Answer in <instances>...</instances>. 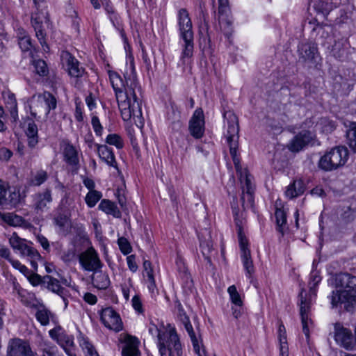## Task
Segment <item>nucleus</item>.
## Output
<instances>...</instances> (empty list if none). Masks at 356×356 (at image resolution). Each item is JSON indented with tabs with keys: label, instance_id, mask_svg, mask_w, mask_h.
<instances>
[{
	"label": "nucleus",
	"instance_id": "f257e3e1",
	"mask_svg": "<svg viewBox=\"0 0 356 356\" xmlns=\"http://www.w3.org/2000/svg\"><path fill=\"white\" fill-rule=\"evenodd\" d=\"M108 76L122 119L124 121L132 119L134 124L141 129L144 125L140 99L141 90L131 87L130 82L126 81L125 84L116 72L108 71Z\"/></svg>",
	"mask_w": 356,
	"mask_h": 356
},
{
	"label": "nucleus",
	"instance_id": "f03ea898",
	"mask_svg": "<svg viewBox=\"0 0 356 356\" xmlns=\"http://www.w3.org/2000/svg\"><path fill=\"white\" fill-rule=\"evenodd\" d=\"M224 116V136L229 146L236 172L239 175L241 184L243 185V207H252L253 204L252 177L246 169H243L237 157L238 140V122L236 115L232 111H226Z\"/></svg>",
	"mask_w": 356,
	"mask_h": 356
},
{
	"label": "nucleus",
	"instance_id": "7ed1b4c3",
	"mask_svg": "<svg viewBox=\"0 0 356 356\" xmlns=\"http://www.w3.org/2000/svg\"><path fill=\"white\" fill-rule=\"evenodd\" d=\"M149 333L156 339L161 356H182V345L175 327L158 318H151Z\"/></svg>",
	"mask_w": 356,
	"mask_h": 356
},
{
	"label": "nucleus",
	"instance_id": "20e7f679",
	"mask_svg": "<svg viewBox=\"0 0 356 356\" xmlns=\"http://www.w3.org/2000/svg\"><path fill=\"white\" fill-rule=\"evenodd\" d=\"M337 289L330 297L333 306L343 305L350 311L356 304V277L348 274H340L336 277Z\"/></svg>",
	"mask_w": 356,
	"mask_h": 356
},
{
	"label": "nucleus",
	"instance_id": "39448f33",
	"mask_svg": "<svg viewBox=\"0 0 356 356\" xmlns=\"http://www.w3.org/2000/svg\"><path fill=\"white\" fill-rule=\"evenodd\" d=\"M321 281V277L318 273L316 271L312 272L310 275L309 282V297H307L306 291H302L300 293V313L302 325V332L306 337L307 342L309 341L310 330L313 328V321L311 318L310 312L311 305L316 298L317 286Z\"/></svg>",
	"mask_w": 356,
	"mask_h": 356
},
{
	"label": "nucleus",
	"instance_id": "423d86ee",
	"mask_svg": "<svg viewBox=\"0 0 356 356\" xmlns=\"http://www.w3.org/2000/svg\"><path fill=\"white\" fill-rule=\"evenodd\" d=\"M177 23L181 46V60L184 63L190 60L193 54V32L188 12L181 8L177 13Z\"/></svg>",
	"mask_w": 356,
	"mask_h": 356
},
{
	"label": "nucleus",
	"instance_id": "0eeeda50",
	"mask_svg": "<svg viewBox=\"0 0 356 356\" xmlns=\"http://www.w3.org/2000/svg\"><path fill=\"white\" fill-rule=\"evenodd\" d=\"M233 213L238 229V238L241 251V258L246 275L250 278L254 272V268L251 259V253L249 249L248 241L241 227L243 218V210H239L232 205Z\"/></svg>",
	"mask_w": 356,
	"mask_h": 356
},
{
	"label": "nucleus",
	"instance_id": "6e6552de",
	"mask_svg": "<svg viewBox=\"0 0 356 356\" xmlns=\"http://www.w3.org/2000/svg\"><path fill=\"white\" fill-rule=\"evenodd\" d=\"M348 159L346 147L338 146L330 149L322 155L318 162V167L325 172H331L343 167Z\"/></svg>",
	"mask_w": 356,
	"mask_h": 356
},
{
	"label": "nucleus",
	"instance_id": "1a4fd4ad",
	"mask_svg": "<svg viewBox=\"0 0 356 356\" xmlns=\"http://www.w3.org/2000/svg\"><path fill=\"white\" fill-rule=\"evenodd\" d=\"M35 5V11L32 15L31 22L34 27L37 37L40 43L45 35V29L49 26L48 12L44 0H33Z\"/></svg>",
	"mask_w": 356,
	"mask_h": 356
},
{
	"label": "nucleus",
	"instance_id": "9d476101",
	"mask_svg": "<svg viewBox=\"0 0 356 356\" xmlns=\"http://www.w3.org/2000/svg\"><path fill=\"white\" fill-rule=\"evenodd\" d=\"M29 106L31 114L36 118L38 114L44 110L45 115H48L51 110L56 107V99L49 92L42 95H35L30 101Z\"/></svg>",
	"mask_w": 356,
	"mask_h": 356
},
{
	"label": "nucleus",
	"instance_id": "9b49d317",
	"mask_svg": "<svg viewBox=\"0 0 356 356\" xmlns=\"http://www.w3.org/2000/svg\"><path fill=\"white\" fill-rule=\"evenodd\" d=\"M309 124H310V122ZM309 127L308 123H305L301 126V131L296 134L287 145L290 151L298 152L314 141L316 135L314 131L306 129V128Z\"/></svg>",
	"mask_w": 356,
	"mask_h": 356
},
{
	"label": "nucleus",
	"instance_id": "f8f14e48",
	"mask_svg": "<svg viewBox=\"0 0 356 356\" xmlns=\"http://www.w3.org/2000/svg\"><path fill=\"white\" fill-rule=\"evenodd\" d=\"M19 191H11L4 181L0 182V209H9L16 207L20 202Z\"/></svg>",
	"mask_w": 356,
	"mask_h": 356
},
{
	"label": "nucleus",
	"instance_id": "ddd939ff",
	"mask_svg": "<svg viewBox=\"0 0 356 356\" xmlns=\"http://www.w3.org/2000/svg\"><path fill=\"white\" fill-rule=\"evenodd\" d=\"M218 1L219 25L224 35L229 38L233 31V20L228 6V0H218Z\"/></svg>",
	"mask_w": 356,
	"mask_h": 356
},
{
	"label": "nucleus",
	"instance_id": "4468645a",
	"mask_svg": "<svg viewBox=\"0 0 356 356\" xmlns=\"http://www.w3.org/2000/svg\"><path fill=\"white\" fill-rule=\"evenodd\" d=\"M124 49L126 51V61L123 74L125 81L127 83L130 82V86L133 88L141 90L140 85L137 79L134 56L129 50V45H125Z\"/></svg>",
	"mask_w": 356,
	"mask_h": 356
},
{
	"label": "nucleus",
	"instance_id": "2eb2a0df",
	"mask_svg": "<svg viewBox=\"0 0 356 356\" xmlns=\"http://www.w3.org/2000/svg\"><path fill=\"white\" fill-rule=\"evenodd\" d=\"M49 333L51 339L55 340L69 356H74L73 353L74 339L72 336L67 334L60 326L49 330Z\"/></svg>",
	"mask_w": 356,
	"mask_h": 356
},
{
	"label": "nucleus",
	"instance_id": "dca6fc26",
	"mask_svg": "<svg viewBox=\"0 0 356 356\" xmlns=\"http://www.w3.org/2000/svg\"><path fill=\"white\" fill-rule=\"evenodd\" d=\"M102 323L108 329L120 332L123 329V324L120 315L112 308L103 309L100 313Z\"/></svg>",
	"mask_w": 356,
	"mask_h": 356
},
{
	"label": "nucleus",
	"instance_id": "f3484780",
	"mask_svg": "<svg viewBox=\"0 0 356 356\" xmlns=\"http://www.w3.org/2000/svg\"><path fill=\"white\" fill-rule=\"evenodd\" d=\"M120 341L122 344V356H141L139 350V339L129 334L120 335Z\"/></svg>",
	"mask_w": 356,
	"mask_h": 356
},
{
	"label": "nucleus",
	"instance_id": "a211bd4d",
	"mask_svg": "<svg viewBox=\"0 0 356 356\" xmlns=\"http://www.w3.org/2000/svg\"><path fill=\"white\" fill-rule=\"evenodd\" d=\"M63 68L70 76L79 77L84 72V70L79 66V61L67 51H63L60 56Z\"/></svg>",
	"mask_w": 356,
	"mask_h": 356
},
{
	"label": "nucleus",
	"instance_id": "6ab92c4d",
	"mask_svg": "<svg viewBox=\"0 0 356 356\" xmlns=\"http://www.w3.org/2000/svg\"><path fill=\"white\" fill-rule=\"evenodd\" d=\"M79 261L86 270L93 271L101 267L100 260L92 248H88L80 254Z\"/></svg>",
	"mask_w": 356,
	"mask_h": 356
},
{
	"label": "nucleus",
	"instance_id": "aec40b11",
	"mask_svg": "<svg viewBox=\"0 0 356 356\" xmlns=\"http://www.w3.org/2000/svg\"><path fill=\"white\" fill-rule=\"evenodd\" d=\"M189 131L195 138H200L204 132V116L201 108H197L190 120Z\"/></svg>",
	"mask_w": 356,
	"mask_h": 356
},
{
	"label": "nucleus",
	"instance_id": "412c9836",
	"mask_svg": "<svg viewBox=\"0 0 356 356\" xmlns=\"http://www.w3.org/2000/svg\"><path fill=\"white\" fill-rule=\"evenodd\" d=\"M334 338L337 343L346 349L352 346V333L350 330L337 323L334 325Z\"/></svg>",
	"mask_w": 356,
	"mask_h": 356
},
{
	"label": "nucleus",
	"instance_id": "4be33fe9",
	"mask_svg": "<svg viewBox=\"0 0 356 356\" xmlns=\"http://www.w3.org/2000/svg\"><path fill=\"white\" fill-rule=\"evenodd\" d=\"M181 321L191 338L195 352L198 355V356H206V353L202 346V341L195 334L188 317L186 315L181 316Z\"/></svg>",
	"mask_w": 356,
	"mask_h": 356
},
{
	"label": "nucleus",
	"instance_id": "5701e85b",
	"mask_svg": "<svg viewBox=\"0 0 356 356\" xmlns=\"http://www.w3.org/2000/svg\"><path fill=\"white\" fill-rule=\"evenodd\" d=\"M143 282L145 284L152 294L156 291L155 281V272L149 261L145 260L143 262Z\"/></svg>",
	"mask_w": 356,
	"mask_h": 356
},
{
	"label": "nucleus",
	"instance_id": "b1692460",
	"mask_svg": "<svg viewBox=\"0 0 356 356\" xmlns=\"http://www.w3.org/2000/svg\"><path fill=\"white\" fill-rule=\"evenodd\" d=\"M300 57L306 62H316L318 58L317 47L314 43H302L299 47Z\"/></svg>",
	"mask_w": 356,
	"mask_h": 356
},
{
	"label": "nucleus",
	"instance_id": "393cba45",
	"mask_svg": "<svg viewBox=\"0 0 356 356\" xmlns=\"http://www.w3.org/2000/svg\"><path fill=\"white\" fill-rule=\"evenodd\" d=\"M3 97L13 121L16 122L18 118V112L15 95L10 91H6L3 93Z\"/></svg>",
	"mask_w": 356,
	"mask_h": 356
},
{
	"label": "nucleus",
	"instance_id": "a878e982",
	"mask_svg": "<svg viewBox=\"0 0 356 356\" xmlns=\"http://www.w3.org/2000/svg\"><path fill=\"white\" fill-rule=\"evenodd\" d=\"M96 150L102 161L110 166L115 165V159L113 152L106 145H95Z\"/></svg>",
	"mask_w": 356,
	"mask_h": 356
},
{
	"label": "nucleus",
	"instance_id": "bb28decb",
	"mask_svg": "<svg viewBox=\"0 0 356 356\" xmlns=\"http://www.w3.org/2000/svg\"><path fill=\"white\" fill-rule=\"evenodd\" d=\"M305 190V186L303 181L297 179L287 186L285 195L290 199L295 198L303 194Z\"/></svg>",
	"mask_w": 356,
	"mask_h": 356
},
{
	"label": "nucleus",
	"instance_id": "cd10ccee",
	"mask_svg": "<svg viewBox=\"0 0 356 356\" xmlns=\"http://www.w3.org/2000/svg\"><path fill=\"white\" fill-rule=\"evenodd\" d=\"M277 338L280 345V356H289V347L286 328L282 323L278 325Z\"/></svg>",
	"mask_w": 356,
	"mask_h": 356
},
{
	"label": "nucleus",
	"instance_id": "c85d7f7f",
	"mask_svg": "<svg viewBox=\"0 0 356 356\" xmlns=\"http://www.w3.org/2000/svg\"><path fill=\"white\" fill-rule=\"evenodd\" d=\"M337 127V122L329 118H321L315 125L314 131L328 134L332 132Z\"/></svg>",
	"mask_w": 356,
	"mask_h": 356
},
{
	"label": "nucleus",
	"instance_id": "c756f323",
	"mask_svg": "<svg viewBox=\"0 0 356 356\" xmlns=\"http://www.w3.org/2000/svg\"><path fill=\"white\" fill-rule=\"evenodd\" d=\"M347 143L350 148L356 152V122L344 123Z\"/></svg>",
	"mask_w": 356,
	"mask_h": 356
},
{
	"label": "nucleus",
	"instance_id": "7c9ffc66",
	"mask_svg": "<svg viewBox=\"0 0 356 356\" xmlns=\"http://www.w3.org/2000/svg\"><path fill=\"white\" fill-rule=\"evenodd\" d=\"M331 0H310L309 7L313 8L319 15L325 16L332 10Z\"/></svg>",
	"mask_w": 356,
	"mask_h": 356
},
{
	"label": "nucleus",
	"instance_id": "2f4dec72",
	"mask_svg": "<svg viewBox=\"0 0 356 356\" xmlns=\"http://www.w3.org/2000/svg\"><path fill=\"white\" fill-rule=\"evenodd\" d=\"M25 254H26L27 260L30 262L32 268L34 270H37L38 261L41 259L40 254L35 249L27 245L26 244H24V256Z\"/></svg>",
	"mask_w": 356,
	"mask_h": 356
},
{
	"label": "nucleus",
	"instance_id": "473e14b6",
	"mask_svg": "<svg viewBox=\"0 0 356 356\" xmlns=\"http://www.w3.org/2000/svg\"><path fill=\"white\" fill-rule=\"evenodd\" d=\"M7 356H22V340L13 338L9 340L7 346Z\"/></svg>",
	"mask_w": 356,
	"mask_h": 356
},
{
	"label": "nucleus",
	"instance_id": "72a5a7b5",
	"mask_svg": "<svg viewBox=\"0 0 356 356\" xmlns=\"http://www.w3.org/2000/svg\"><path fill=\"white\" fill-rule=\"evenodd\" d=\"M38 127L34 122H29L25 134L27 137V143L30 147H34L38 143Z\"/></svg>",
	"mask_w": 356,
	"mask_h": 356
},
{
	"label": "nucleus",
	"instance_id": "f704fd0d",
	"mask_svg": "<svg viewBox=\"0 0 356 356\" xmlns=\"http://www.w3.org/2000/svg\"><path fill=\"white\" fill-rule=\"evenodd\" d=\"M92 284L99 289H105L110 284V280L106 273L99 271L95 272L92 276Z\"/></svg>",
	"mask_w": 356,
	"mask_h": 356
},
{
	"label": "nucleus",
	"instance_id": "c9c22d12",
	"mask_svg": "<svg viewBox=\"0 0 356 356\" xmlns=\"http://www.w3.org/2000/svg\"><path fill=\"white\" fill-rule=\"evenodd\" d=\"M98 208L106 214L112 215L116 218L119 217L120 215V212L117 206L108 200H103L99 204Z\"/></svg>",
	"mask_w": 356,
	"mask_h": 356
},
{
	"label": "nucleus",
	"instance_id": "e433bc0d",
	"mask_svg": "<svg viewBox=\"0 0 356 356\" xmlns=\"http://www.w3.org/2000/svg\"><path fill=\"white\" fill-rule=\"evenodd\" d=\"M63 154L67 163L75 165L78 163L77 152L74 146L70 144H65L63 147Z\"/></svg>",
	"mask_w": 356,
	"mask_h": 356
},
{
	"label": "nucleus",
	"instance_id": "4c0bfd02",
	"mask_svg": "<svg viewBox=\"0 0 356 356\" xmlns=\"http://www.w3.org/2000/svg\"><path fill=\"white\" fill-rule=\"evenodd\" d=\"M227 293L229 296V300L233 305L235 307H241L243 306V299L235 285H232L228 287Z\"/></svg>",
	"mask_w": 356,
	"mask_h": 356
},
{
	"label": "nucleus",
	"instance_id": "58836bf2",
	"mask_svg": "<svg viewBox=\"0 0 356 356\" xmlns=\"http://www.w3.org/2000/svg\"><path fill=\"white\" fill-rule=\"evenodd\" d=\"M50 316H52L51 313L44 306H40L38 307L36 313L35 317L37 320L41 323L42 325H46L49 322Z\"/></svg>",
	"mask_w": 356,
	"mask_h": 356
},
{
	"label": "nucleus",
	"instance_id": "ea45409f",
	"mask_svg": "<svg viewBox=\"0 0 356 356\" xmlns=\"http://www.w3.org/2000/svg\"><path fill=\"white\" fill-rule=\"evenodd\" d=\"M56 223L61 234H66L70 232L72 224L70 220L67 216L58 217L56 219Z\"/></svg>",
	"mask_w": 356,
	"mask_h": 356
},
{
	"label": "nucleus",
	"instance_id": "a19ab883",
	"mask_svg": "<svg viewBox=\"0 0 356 356\" xmlns=\"http://www.w3.org/2000/svg\"><path fill=\"white\" fill-rule=\"evenodd\" d=\"M33 71L40 76H45L49 73L47 65L43 60H34L32 63Z\"/></svg>",
	"mask_w": 356,
	"mask_h": 356
},
{
	"label": "nucleus",
	"instance_id": "79ce46f5",
	"mask_svg": "<svg viewBox=\"0 0 356 356\" xmlns=\"http://www.w3.org/2000/svg\"><path fill=\"white\" fill-rule=\"evenodd\" d=\"M78 340L81 347L87 354L90 356H98L94 346L86 337L80 335Z\"/></svg>",
	"mask_w": 356,
	"mask_h": 356
},
{
	"label": "nucleus",
	"instance_id": "37998d69",
	"mask_svg": "<svg viewBox=\"0 0 356 356\" xmlns=\"http://www.w3.org/2000/svg\"><path fill=\"white\" fill-rule=\"evenodd\" d=\"M102 195L97 191H88L85 197V201L88 207L92 208L100 200Z\"/></svg>",
	"mask_w": 356,
	"mask_h": 356
},
{
	"label": "nucleus",
	"instance_id": "c03bdc74",
	"mask_svg": "<svg viewBox=\"0 0 356 356\" xmlns=\"http://www.w3.org/2000/svg\"><path fill=\"white\" fill-rule=\"evenodd\" d=\"M106 142L110 145H113L118 149L123 147L124 141L122 138L118 134H108L106 138Z\"/></svg>",
	"mask_w": 356,
	"mask_h": 356
},
{
	"label": "nucleus",
	"instance_id": "a18cd8bd",
	"mask_svg": "<svg viewBox=\"0 0 356 356\" xmlns=\"http://www.w3.org/2000/svg\"><path fill=\"white\" fill-rule=\"evenodd\" d=\"M24 276H25L31 284L34 286L41 283V277L36 273H31L25 266H24Z\"/></svg>",
	"mask_w": 356,
	"mask_h": 356
},
{
	"label": "nucleus",
	"instance_id": "49530a36",
	"mask_svg": "<svg viewBox=\"0 0 356 356\" xmlns=\"http://www.w3.org/2000/svg\"><path fill=\"white\" fill-rule=\"evenodd\" d=\"M47 280L48 289L57 294H60L63 291V288L61 287L58 280L51 277H47Z\"/></svg>",
	"mask_w": 356,
	"mask_h": 356
},
{
	"label": "nucleus",
	"instance_id": "de8ad7c7",
	"mask_svg": "<svg viewBox=\"0 0 356 356\" xmlns=\"http://www.w3.org/2000/svg\"><path fill=\"white\" fill-rule=\"evenodd\" d=\"M275 218L279 231L282 232V226L286 224V216L284 211L281 208H276Z\"/></svg>",
	"mask_w": 356,
	"mask_h": 356
},
{
	"label": "nucleus",
	"instance_id": "09e8293b",
	"mask_svg": "<svg viewBox=\"0 0 356 356\" xmlns=\"http://www.w3.org/2000/svg\"><path fill=\"white\" fill-rule=\"evenodd\" d=\"M11 247L15 250H19L22 252V239L17 234L13 232L9 239Z\"/></svg>",
	"mask_w": 356,
	"mask_h": 356
},
{
	"label": "nucleus",
	"instance_id": "8fccbe9b",
	"mask_svg": "<svg viewBox=\"0 0 356 356\" xmlns=\"http://www.w3.org/2000/svg\"><path fill=\"white\" fill-rule=\"evenodd\" d=\"M51 201V195L49 191H45L43 194L39 195L37 200V207L42 209L48 203Z\"/></svg>",
	"mask_w": 356,
	"mask_h": 356
},
{
	"label": "nucleus",
	"instance_id": "3c124183",
	"mask_svg": "<svg viewBox=\"0 0 356 356\" xmlns=\"http://www.w3.org/2000/svg\"><path fill=\"white\" fill-rule=\"evenodd\" d=\"M200 248L202 250V252L204 255L208 254L213 247L212 242L211 241V237L209 233H207V238L205 239L200 238Z\"/></svg>",
	"mask_w": 356,
	"mask_h": 356
},
{
	"label": "nucleus",
	"instance_id": "603ef678",
	"mask_svg": "<svg viewBox=\"0 0 356 356\" xmlns=\"http://www.w3.org/2000/svg\"><path fill=\"white\" fill-rule=\"evenodd\" d=\"M5 220L12 226L21 227L22 225V217L14 213H8L5 217Z\"/></svg>",
	"mask_w": 356,
	"mask_h": 356
},
{
	"label": "nucleus",
	"instance_id": "864d4df0",
	"mask_svg": "<svg viewBox=\"0 0 356 356\" xmlns=\"http://www.w3.org/2000/svg\"><path fill=\"white\" fill-rule=\"evenodd\" d=\"M118 243L120 248V251L124 254H128L131 252V246L129 242L124 237L119 238L118 240Z\"/></svg>",
	"mask_w": 356,
	"mask_h": 356
},
{
	"label": "nucleus",
	"instance_id": "5fc2aeb1",
	"mask_svg": "<svg viewBox=\"0 0 356 356\" xmlns=\"http://www.w3.org/2000/svg\"><path fill=\"white\" fill-rule=\"evenodd\" d=\"M92 128L97 136H101L103 131V127L101 125L99 118L93 115L91 120Z\"/></svg>",
	"mask_w": 356,
	"mask_h": 356
},
{
	"label": "nucleus",
	"instance_id": "6e6d98bb",
	"mask_svg": "<svg viewBox=\"0 0 356 356\" xmlns=\"http://www.w3.org/2000/svg\"><path fill=\"white\" fill-rule=\"evenodd\" d=\"M132 307L134 310L138 313H143V305L140 297L138 295H135L131 300Z\"/></svg>",
	"mask_w": 356,
	"mask_h": 356
},
{
	"label": "nucleus",
	"instance_id": "4d7b16f0",
	"mask_svg": "<svg viewBox=\"0 0 356 356\" xmlns=\"http://www.w3.org/2000/svg\"><path fill=\"white\" fill-rule=\"evenodd\" d=\"M47 175L44 171H40L36 173L34 178L32 179L31 182L33 185H40L46 179Z\"/></svg>",
	"mask_w": 356,
	"mask_h": 356
},
{
	"label": "nucleus",
	"instance_id": "13d9d810",
	"mask_svg": "<svg viewBox=\"0 0 356 356\" xmlns=\"http://www.w3.org/2000/svg\"><path fill=\"white\" fill-rule=\"evenodd\" d=\"M127 263L129 270L135 273L138 270V265L136 261V257L133 254L129 255L127 257Z\"/></svg>",
	"mask_w": 356,
	"mask_h": 356
},
{
	"label": "nucleus",
	"instance_id": "bf43d9fd",
	"mask_svg": "<svg viewBox=\"0 0 356 356\" xmlns=\"http://www.w3.org/2000/svg\"><path fill=\"white\" fill-rule=\"evenodd\" d=\"M43 356H62L58 354L56 347L47 346L43 349Z\"/></svg>",
	"mask_w": 356,
	"mask_h": 356
},
{
	"label": "nucleus",
	"instance_id": "052dcab7",
	"mask_svg": "<svg viewBox=\"0 0 356 356\" xmlns=\"http://www.w3.org/2000/svg\"><path fill=\"white\" fill-rule=\"evenodd\" d=\"M131 287H132V284H131V281L130 279H129L127 283H125L122 286V294L126 300H128L129 299L130 290H131Z\"/></svg>",
	"mask_w": 356,
	"mask_h": 356
},
{
	"label": "nucleus",
	"instance_id": "680f3d73",
	"mask_svg": "<svg viewBox=\"0 0 356 356\" xmlns=\"http://www.w3.org/2000/svg\"><path fill=\"white\" fill-rule=\"evenodd\" d=\"M10 281L12 282V284H13V292L16 293L17 294L19 298H20V301H22V296L21 295V290H20V289H21L20 284L17 282V280L15 277H11Z\"/></svg>",
	"mask_w": 356,
	"mask_h": 356
},
{
	"label": "nucleus",
	"instance_id": "e2e57ef3",
	"mask_svg": "<svg viewBox=\"0 0 356 356\" xmlns=\"http://www.w3.org/2000/svg\"><path fill=\"white\" fill-rule=\"evenodd\" d=\"M13 155L11 151L6 148L0 149V160L8 161Z\"/></svg>",
	"mask_w": 356,
	"mask_h": 356
},
{
	"label": "nucleus",
	"instance_id": "0e129e2a",
	"mask_svg": "<svg viewBox=\"0 0 356 356\" xmlns=\"http://www.w3.org/2000/svg\"><path fill=\"white\" fill-rule=\"evenodd\" d=\"M83 300L90 305H95L97 302V298L96 296L91 293H86L83 296Z\"/></svg>",
	"mask_w": 356,
	"mask_h": 356
},
{
	"label": "nucleus",
	"instance_id": "69168bd1",
	"mask_svg": "<svg viewBox=\"0 0 356 356\" xmlns=\"http://www.w3.org/2000/svg\"><path fill=\"white\" fill-rule=\"evenodd\" d=\"M0 257L7 259L8 261L11 258L10 257V250L4 245H0Z\"/></svg>",
	"mask_w": 356,
	"mask_h": 356
},
{
	"label": "nucleus",
	"instance_id": "338daca9",
	"mask_svg": "<svg viewBox=\"0 0 356 356\" xmlns=\"http://www.w3.org/2000/svg\"><path fill=\"white\" fill-rule=\"evenodd\" d=\"M6 119L3 107L0 106V132H3L6 129V126L4 124Z\"/></svg>",
	"mask_w": 356,
	"mask_h": 356
},
{
	"label": "nucleus",
	"instance_id": "774afa93",
	"mask_svg": "<svg viewBox=\"0 0 356 356\" xmlns=\"http://www.w3.org/2000/svg\"><path fill=\"white\" fill-rule=\"evenodd\" d=\"M86 102L90 111L96 107L95 99L92 95H89L86 98Z\"/></svg>",
	"mask_w": 356,
	"mask_h": 356
}]
</instances>
